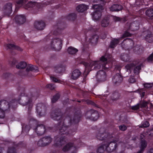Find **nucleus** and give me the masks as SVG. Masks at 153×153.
<instances>
[{
    "mask_svg": "<svg viewBox=\"0 0 153 153\" xmlns=\"http://www.w3.org/2000/svg\"><path fill=\"white\" fill-rule=\"evenodd\" d=\"M59 98V96H53V97L51 99L52 103H55Z\"/></svg>",
    "mask_w": 153,
    "mask_h": 153,
    "instance_id": "obj_57",
    "label": "nucleus"
},
{
    "mask_svg": "<svg viewBox=\"0 0 153 153\" xmlns=\"http://www.w3.org/2000/svg\"><path fill=\"white\" fill-rule=\"evenodd\" d=\"M35 130L37 134L39 136L43 134L45 131V127L42 124L38 125Z\"/></svg>",
    "mask_w": 153,
    "mask_h": 153,
    "instance_id": "obj_18",
    "label": "nucleus"
},
{
    "mask_svg": "<svg viewBox=\"0 0 153 153\" xmlns=\"http://www.w3.org/2000/svg\"><path fill=\"white\" fill-rule=\"evenodd\" d=\"M54 71L57 73H61L63 71L64 67L62 64H60L55 67Z\"/></svg>",
    "mask_w": 153,
    "mask_h": 153,
    "instance_id": "obj_35",
    "label": "nucleus"
},
{
    "mask_svg": "<svg viewBox=\"0 0 153 153\" xmlns=\"http://www.w3.org/2000/svg\"><path fill=\"white\" fill-rule=\"evenodd\" d=\"M36 110L37 112L40 116H43L45 115L46 108L43 104H38L37 105Z\"/></svg>",
    "mask_w": 153,
    "mask_h": 153,
    "instance_id": "obj_12",
    "label": "nucleus"
},
{
    "mask_svg": "<svg viewBox=\"0 0 153 153\" xmlns=\"http://www.w3.org/2000/svg\"><path fill=\"white\" fill-rule=\"evenodd\" d=\"M145 38L146 40L149 42H151L152 41V39L153 40V36L151 34L147 35L146 36Z\"/></svg>",
    "mask_w": 153,
    "mask_h": 153,
    "instance_id": "obj_46",
    "label": "nucleus"
},
{
    "mask_svg": "<svg viewBox=\"0 0 153 153\" xmlns=\"http://www.w3.org/2000/svg\"><path fill=\"white\" fill-rule=\"evenodd\" d=\"M120 40V38H114L113 39H112L109 46V48H114L119 43V41Z\"/></svg>",
    "mask_w": 153,
    "mask_h": 153,
    "instance_id": "obj_29",
    "label": "nucleus"
},
{
    "mask_svg": "<svg viewBox=\"0 0 153 153\" xmlns=\"http://www.w3.org/2000/svg\"><path fill=\"white\" fill-rule=\"evenodd\" d=\"M62 40L60 38H54L52 39L51 45L49 46L48 45V47H45V49L46 51L51 49L59 51L62 49Z\"/></svg>",
    "mask_w": 153,
    "mask_h": 153,
    "instance_id": "obj_3",
    "label": "nucleus"
},
{
    "mask_svg": "<svg viewBox=\"0 0 153 153\" xmlns=\"http://www.w3.org/2000/svg\"><path fill=\"white\" fill-rule=\"evenodd\" d=\"M113 137L112 136L110 135L106 131L104 128H100L96 135V138L97 139L102 141L104 140L106 142H107V141H108Z\"/></svg>",
    "mask_w": 153,
    "mask_h": 153,
    "instance_id": "obj_5",
    "label": "nucleus"
},
{
    "mask_svg": "<svg viewBox=\"0 0 153 153\" xmlns=\"http://www.w3.org/2000/svg\"><path fill=\"white\" fill-rule=\"evenodd\" d=\"M12 5L11 3H9L6 4L4 7V15L10 16L11 13Z\"/></svg>",
    "mask_w": 153,
    "mask_h": 153,
    "instance_id": "obj_17",
    "label": "nucleus"
},
{
    "mask_svg": "<svg viewBox=\"0 0 153 153\" xmlns=\"http://www.w3.org/2000/svg\"><path fill=\"white\" fill-rule=\"evenodd\" d=\"M6 46L8 49H10L16 50L20 51H22L23 50L19 46L11 43L7 44Z\"/></svg>",
    "mask_w": 153,
    "mask_h": 153,
    "instance_id": "obj_27",
    "label": "nucleus"
},
{
    "mask_svg": "<svg viewBox=\"0 0 153 153\" xmlns=\"http://www.w3.org/2000/svg\"><path fill=\"white\" fill-rule=\"evenodd\" d=\"M109 23V20L108 18H104L101 22L102 26L103 27L108 26Z\"/></svg>",
    "mask_w": 153,
    "mask_h": 153,
    "instance_id": "obj_39",
    "label": "nucleus"
},
{
    "mask_svg": "<svg viewBox=\"0 0 153 153\" xmlns=\"http://www.w3.org/2000/svg\"><path fill=\"white\" fill-rule=\"evenodd\" d=\"M143 85L145 88H149L153 87V84L152 83H146L144 84Z\"/></svg>",
    "mask_w": 153,
    "mask_h": 153,
    "instance_id": "obj_54",
    "label": "nucleus"
},
{
    "mask_svg": "<svg viewBox=\"0 0 153 153\" xmlns=\"http://www.w3.org/2000/svg\"><path fill=\"white\" fill-rule=\"evenodd\" d=\"M75 113L73 116L71 117L70 119V125L72 124H75L78 123L81 114L80 111Z\"/></svg>",
    "mask_w": 153,
    "mask_h": 153,
    "instance_id": "obj_15",
    "label": "nucleus"
},
{
    "mask_svg": "<svg viewBox=\"0 0 153 153\" xmlns=\"http://www.w3.org/2000/svg\"><path fill=\"white\" fill-rule=\"evenodd\" d=\"M55 85L54 84L50 83L47 84L46 86V87L51 90H53L55 89Z\"/></svg>",
    "mask_w": 153,
    "mask_h": 153,
    "instance_id": "obj_49",
    "label": "nucleus"
},
{
    "mask_svg": "<svg viewBox=\"0 0 153 153\" xmlns=\"http://www.w3.org/2000/svg\"><path fill=\"white\" fill-rule=\"evenodd\" d=\"M57 2V0H48V1L45 3L46 5L52 4L53 3H55Z\"/></svg>",
    "mask_w": 153,
    "mask_h": 153,
    "instance_id": "obj_59",
    "label": "nucleus"
},
{
    "mask_svg": "<svg viewBox=\"0 0 153 153\" xmlns=\"http://www.w3.org/2000/svg\"><path fill=\"white\" fill-rule=\"evenodd\" d=\"M57 128L59 130V133L61 135L62 134L68 135V134L67 128L68 126L65 125L63 120L60 121L57 124Z\"/></svg>",
    "mask_w": 153,
    "mask_h": 153,
    "instance_id": "obj_8",
    "label": "nucleus"
},
{
    "mask_svg": "<svg viewBox=\"0 0 153 153\" xmlns=\"http://www.w3.org/2000/svg\"><path fill=\"white\" fill-rule=\"evenodd\" d=\"M27 66V63L24 61H22L16 65V68L18 69H24Z\"/></svg>",
    "mask_w": 153,
    "mask_h": 153,
    "instance_id": "obj_37",
    "label": "nucleus"
},
{
    "mask_svg": "<svg viewBox=\"0 0 153 153\" xmlns=\"http://www.w3.org/2000/svg\"><path fill=\"white\" fill-rule=\"evenodd\" d=\"M71 149L73 150V151L71 152V153H76V148L73 146V143H70L67 144L62 149L63 151L65 152H67Z\"/></svg>",
    "mask_w": 153,
    "mask_h": 153,
    "instance_id": "obj_21",
    "label": "nucleus"
},
{
    "mask_svg": "<svg viewBox=\"0 0 153 153\" xmlns=\"http://www.w3.org/2000/svg\"><path fill=\"white\" fill-rule=\"evenodd\" d=\"M140 142V148L144 150V149L146 147L147 143L145 140H142Z\"/></svg>",
    "mask_w": 153,
    "mask_h": 153,
    "instance_id": "obj_44",
    "label": "nucleus"
},
{
    "mask_svg": "<svg viewBox=\"0 0 153 153\" xmlns=\"http://www.w3.org/2000/svg\"><path fill=\"white\" fill-rule=\"evenodd\" d=\"M57 139L56 144L58 146H62L65 143V139L64 136L61 137L60 138H57Z\"/></svg>",
    "mask_w": 153,
    "mask_h": 153,
    "instance_id": "obj_32",
    "label": "nucleus"
},
{
    "mask_svg": "<svg viewBox=\"0 0 153 153\" xmlns=\"http://www.w3.org/2000/svg\"><path fill=\"white\" fill-rule=\"evenodd\" d=\"M77 15L74 13L69 14L66 16L60 19L57 23L56 25L54 26L55 29L53 32V34L55 35H58L60 34L63 31V30L66 27V22L64 21V19L73 21L76 19Z\"/></svg>",
    "mask_w": 153,
    "mask_h": 153,
    "instance_id": "obj_2",
    "label": "nucleus"
},
{
    "mask_svg": "<svg viewBox=\"0 0 153 153\" xmlns=\"http://www.w3.org/2000/svg\"><path fill=\"white\" fill-rule=\"evenodd\" d=\"M17 62V60L15 59H13L12 61H10L9 62V64L12 67L14 66Z\"/></svg>",
    "mask_w": 153,
    "mask_h": 153,
    "instance_id": "obj_50",
    "label": "nucleus"
},
{
    "mask_svg": "<svg viewBox=\"0 0 153 153\" xmlns=\"http://www.w3.org/2000/svg\"><path fill=\"white\" fill-rule=\"evenodd\" d=\"M35 69L33 65H30L28 66L26 69L25 72H23L21 71H20L19 74L22 76H25L26 74H27L28 72L30 71H32L34 70L36 71L38 70L37 68H36Z\"/></svg>",
    "mask_w": 153,
    "mask_h": 153,
    "instance_id": "obj_23",
    "label": "nucleus"
},
{
    "mask_svg": "<svg viewBox=\"0 0 153 153\" xmlns=\"http://www.w3.org/2000/svg\"><path fill=\"white\" fill-rule=\"evenodd\" d=\"M128 92L125 91L118 90L113 91L112 92L113 96H120L121 94L127 95Z\"/></svg>",
    "mask_w": 153,
    "mask_h": 153,
    "instance_id": "obj_33",
    "label": "nucleus"
},
{
    "mask_svg": "<svg viewBox=\"0 0 153 153\" xmlns=\"http://www.w3.org/2000/svg\"><path fill=\"white\" fill-rule=\"evenodd\" d=\"M4 144L8 145L12 144L13 146L8 147L7 150V153H16V149L15 148L17 147L20 144H16L14 142H11L8 140H5L4 141Z\"/></svg>",
    "mask_w": 153,
    "mask_h": 153,
    "instance_id": "obj_11",
    "label": "nucleus"
},
{
    "mask_svg": "<svg viewBox=\"0 0 153 153\" xmlns=\"http://www.w3.org/2000/svg\"><path fill=\"white\" fill-rule=\"evenodd\" d=\"M81 74L80 71L78 69H76L72 72L71 75V78L73 80H76L78 79Z\"/></svg>",
    "mask_w": 153,
    "mask_h": 153,
    "instance_id": "obj_25",
    "label": "nucleus"
},
{
    "mask_svg": "<svg viewBox=\"0 0 153 153\" xmlns=\"http://www.w3.org/2000/svg\"><path fill=\"white\" fill-rule=\"evenodd\" d=\"M113 19L115 22H121L123 21L124 22H125L126 21V20L125 18H122L116 16H114Z\"/></svg>",
    "mask_w": 153,
    "mask_h": 153,
    "instance_id": "obj_43",
    "label": "nucleus"
},
{
    "mask_svg": "<svg viewBox=\"0 0 153 153\" xmlns=\"http://www.w3.org/2000/svg\"><path fill=\"white\" fill-rule=\"evenodd\" d=\"M129 30L128 29L126 30L124 33L123 34L122 36L120 38H119L120 39L122 40L125 37H127L131 36L132 35V34L128 32V31Z\"/></svg>",
    "mask_w": 153,
    "mask_h": 153,
    "instance_id": "obj_40",
    "label": "nucleus"
},
{
    "mask_svg": "<svg viewBox=\"0 0 153 153\" xmlns=\"http://www.w3.org/2000/svg\"><path fill=\"white\" fill-rule=\"evenodd\" d=\"M93 9H95V10H99L101 11L103 9V6L100 4H94L92 7Z\"/></svg>",
    "mask_w": 153,
    "mask_h": 153,
    "instance_id": "obj_38",
    "label": "nucleus"
},
{
    "mask_svg": "<svg viewBox=\"0 0 153 153\" xmlns=\"http://www.w3.org/2000/svg\"><path fill=\"white\" fill-rule=\"evenodd\" d=\"M139 22L138 21H135L130 24L128 29L133 31L137 30L139 28Z\"/></svg>",
    "mask_w": 153,
    "mask_h": 153,
    "instance_id": "obj_19",
    "label": "nucleus"
},
{
    "mask_svg": "<svg viewBox=\"0 0 153 153\" xmlns=\"http://www.w3.org/2000/svg\"><path fill=\"white\" fill-rule=\"evenodd\" d=\"M37 144L38 146H45V144L44 143L43 140L42 138L40 139L38 142Z\"/></svg>",
    "mask_w": 153,
    "mask_h": 153,
    "instance_id": "obj_56",
    "label": "nucleus"
},
{
    "mask_svg": "<svg viewBox=\"0 0 153 153\" xmlns=\"http://www.w3.org/2000/svg\"><path fill=\"white\" fill-rule=\"evenodd\" d=\"M136 92L138 93L140 96H145V92L143 91V90L141 89L136 91Z\"/></svg>",
    "mask_w": 153,
    "mask_h": 153,
    "instance_id": "obj_60",
    "label": "nucleus"
},
{
    "mask_svg": "<svg viewBox=\"0 0 153 153\" xmlns=\"http://www.w3.org/2000/svg\"><path fill=\"white\" fill-rule=\"evenodd\" d=\"M45 26V23L42 20L36 21L34 23V27L38 30H43Z\"/></svg>",
    "mask_w": 153,
    "mask_h": 153,
    "instance_id": "obj_20",
    "label": "nucleus"
},
{
    "mask_svg": "<svg viewBox=\"0 0 153 153\" xmlns=\"http://www.w3.org/2000/svg\"><path fill=\"white\" fill-rule=\"evenodd\" d=\"M110 140L106 142V143L104 144L106 150L108 152H111L115 150L117 147V143L114 142H109Z\"/></svg>",
    "mask_w": 153,
    "mask_h": 153,
    "instance_id": "obj_9",
    "label": "nucleus"
},
{
    "mask_svg": "<svg viewBox=\"0 0 153 153\" xmlns=\"http://www.w3.org/2000/svg\"><path fill=\"white\" fill-rule=\"evenodd\" d=\"M102 16L101 11L98 10H95L92 15V19L96 21L99 19Z\"/></svg>",
    "mask_w": 153,
    "mask_h": 153,
    "instance_id": "obj_26",
    "label": "nucleus"
},
{
    "mask_svg": "<svg viewBox=\"0 0 153 153\" xmlns=\"http://www.w3.org/2000/svg\"><path fill=\"white\" fill-rule=\"evenodd\" d=\"M10 104L6 100H2L0 101V109L8 111L10 110Z\"/></svg>",
    "mask_w": 153,
    "mask_h": 153,
    "instance_id": "obj_14",
    "label": "nucleus"
},
{
    "mask_svg": "<svg viewBox=\"0 0 153 153\" xmlns=\"http://www.w3.org/2000/svg\"><path fill=\"white\" fill-rule=\"evenodd\" d=\"M149 123L148 121H146L144 123L141 125L140 126V128H146L149 126Z\"/></svg>",
    "mask_w": 153,
    "mask_h": 153,
    "instance_id": "obj_52",
    "label": "nucleus"
},
{
    "mask_svg": "<svg viewBox=\"0 0 153 153\" xmlns=\"http://www.w3.org/2000/svg\"><path fill=\"white\" fill-rule=\"evenodd\" d=\"M52 82L55 83H62V81L59 79H58L55 77L53 76H50Z\"/></svg>",
    "mask_w": 153,
    "mask_h": 153,
    "instance_id": "obj_48",
    "label": "nucleus"
},
{
    "mask_svg": "<svg viewBox=\"0 0 153 153\" xmlns=\"http://www.w3.org/2000/svg\"><path fill=\"white\" fill-rule=\"evenodd\" d=\"M146 15L149 17H153V8H149L146 11Z\"/></svg>",
    "mask_w": 153,
    "mask_h": 153,
    "instance_id": "obj_41",
    "label": "nucleus"
},
{
    "mask_svg": "<svg viewBox=\"0 0 153 153\" xmlns=\"http://www.w3.org/2000/svg\"><path fill=\"white\" fill-rule=\"evenodd\" d=\"M104 144L100 146L98 148L97 150L98 153H103L104 152Z\"/></svg>",
    "mask_w": 153,
    "mask_h": 153,
    "instance_id": "obj_47",
    "label": "nucleus"
},
{
    "mask_svg": "<svg viewBox=\"0 0 153 153\" xmlns=\"http://www.w3.org/2000/svg\"><path fill=\"white\" fill-rule=\"evenodd\" d=\"M25 8L31 11L32 12H36L39 11V7L36 5V3L30 1L25 6Z\"/></svg>",
    "mask_w": 153,
    "mask_h": 153,
    "instance_id": "obj_10",
    "label": "nucleus"
},
{
    "mask_svg": "<svg viewBox=\"0 0 153 153\" xmlns=\"http://www.w3.org/2000/svg\"><path fill=\"white\" fill-rule=\"evenodd\" d=\"M119 128L120 130L122 131H124L127 129V127L124 125H122L120 126H119Z\"/></svg>",
    "mask_w": 153,
    "mask_h": 153,
    "instance_id": "obj_61",
    "label": "nucleus"
},
{
    "mask_svg": "<svg viewBox=\"0 0 153 153\" xmlns=\"http://www.w3.org/2000/svg\"><path fill=\"white\" fill-rule=\"evenodd\" d=\"M6 111L2 109H0V118H3L5 116V112Z\"/></svg>",
    "mask_w": 153,
    "mask_h": 153,
    "instance_id": "obj_53",
    "label": "nucleus"
},
{
    "mask_svg": "<svg viewBox=\"0 0 153 153\" xmlns=\"http://www.w3.org/2000/svg\"><path fill=\"white\" fill-rule=\"evenodd\" d=\"M78 51V50L77 49L71 46L69 47L68 49V52L70 54H75Z\"/></svg>",
    "mask_w": 153,
    "mask_h": 153,
    "instance_id": "obj_36",
    "label": "nucleus"
},
{
    "mask_svg": "<svg viewBox=\"0 0 153 153\" xmlns=\"http://www.w3.org/2000/svg\"><path fill=\"white\" fill-rule=\"evenodd\" d=\"M120 58L121 59L125 62H129L130 61V58L129 54L125 53H123L121 54Z\"/></svg>",
    "mask_w": 153,
    "mask_h": 153,
    "instance_id": "obj_31",
    "label": "nucleus"
},
{
    "mask_svg": "<svg viewBox=\"0 0 153 153\" xmlns=\"http://www.w3.org/2000/svg\"><path fill=\"white\" fill-rule=\"evenodd\" d=\"M42 139L45 146L49 145L52 141V139L49 136L45 137Z\"/></svg>",
    "mask_w": 153,
    "mask_h": 153,
    "instance_id": "obj_34",
    "label": "nucleus"
},
{
    "mask_svg": "<svg viewBox=\"0 0 153 153\" xmlns=\"http://www.w3.org/2000/svg\"><path fill=\"white\" fill-rule=\"evenodd\" d=\"M88 9L87 6L84 4H79L76 7L78 12L82 13Z\"/></svg>",
    "mask_w": 153,
    "mask_h": 153,
    "instance_id": "obj_30",
    "label": "nucleus"
},
{
    "mask_svg": "<svg viewBox=\"0 0 153 153\" xmlns=\"http://www.w3.org/2000/svg\"><path fill=\"white\" fill-rule=\"evenodd\" d=\"M148 103V102L146 101H140L138 104L140 106V107L141 108H148L147 105Z\"/></svg>",
    "mask_w": 153,
    "mask_h": 153,
    "instance_id": "obj_42",
    "label": "nucleus"
},
{
    "mask_svg": "<svg viewBox=\"0 0 153 153\" xmlns=\"http://www.w3.org/2000/svg\"><path fill=\"white\" fill-rule=\"evenodd\" d=\"M110 56L105 54L102 56L98 61H91L89 63L87 62L84 59L80 62V63L84 65L85 67V71L87 74L92 70H96L102 68V70H99L97 73L96 78L97 81L103 82L106 80V74L105 71H108L109 66L107 64V61L109 59Z\"/></svg>",
    "mask_w": 153,
    "mask_h": 153,
    "instance_id": "obj_1",
    "label": "nucleus"
},
{
    "mask_svg": "<svg viewBox=\"0 0 153 153\" xmlns=\"http://www.w3.org/2000/svg\"><path fill=\"white\" fill-rule=\"evenodd\" d=\"M13 76V74L8 73H4L2 75L3 77L6 79H10L11 78H12Z\"/></svg>",
    "mask_w": 153,
    "mask_h": 153,
    "instance_id": "obj_45",
    "label": "nucleus"
},
{
    "mask_svg": "<svg viewBox=\"0 0 153 153\" xmlns=\"http://www.w3.org/2000/svg\"><path fill=\"white\" fill-rule=\"evenodd\" d=\"M99 38V36L97 34H94L92 36L91 38L89 39V43L88 46H89L90 45L92 46L96 45L97 44Z\"/></svg>",
    "mask_w": 153,
    "mask_h": 153,
    "instance_id": "obj_24",
    "label": "nucleus"
},
{
    "mask_svg": "<svg viewBox=\"0 0 153 153\" xmlns=\"http://www.w3.org/2000/svg\"><path fill=\"white\" fill-rule=\"evenodd\" d=\"M139 60H135L132 61L131 63L128 64L126 65L125 67L127 70V71L131 72V71L134 69V74H139L140 71L141 69L142 64L136 66L139 63Z\"/></svg>",
    "mask_w": 153,
    "mask_h": 153,
    "instance_id": "obj_4",
    "label": "nucleus"
},
{
    "mask_svg": "<svg viewBox=\"0 0 153 153\" xmlns=\"http://www.w3.org/2000/svg\"><path fill=\"white\" fill-rule=\"evenodd\" d=\"M86 103L88 104H91L95 107H97V105L93 102L89 100H85Z\"/></svg>",
    "mask_w": 153,
    "mask_h": 153,
    "instance_id": "obj_55",
    "label": "nucleus"
},
{
    "mask_svg": "<svg viewBox=\"0 0 153 153\" xmlns=\"http://www.w3.org/2000/svg\"><path fill=\"white\" fill-rule=\"evenodd\" d=\"M51 117L55 120L59 121L62 120V113L59 108H56L52 111L51 114Z\"/></svg>",
    "mask_w": 153,
    "mask_h": 153,
    "instance_id": "obj_7",
    "label": "nucleus"
},
{
    "mask_svg": "<svg viewBox=\"0 0 153 153\" xmlns=\"http://www.w3.org/2000/svg\"><path fill=\"white\" fill-rule=\"evenodd\" d=\"M85 116L87 119L96 121L98 118L99 114L97 111L91 109L86 112Z\"/></svg>",
    "mask_w": 153,
    "mask_h": 153,
    "instance_id": "obj_6",
    "label": "nucleus"
},
{
    "mask_svg": "<svg viewBox=\"0 0 153 153\" xmlns=\"http://www.w3.org/2000/svg\"><path fill=\"white\" fill-rule=\"evenodd\" d=\"M25 2H26L25 0H19L16 2V3L18 4L22 5L25 4Z\"/></svg>",
    "mask_w": 153,
    "mask_h": 153,
    "instance_id": "obj_63",
    "label": "nucleus"
},
{
    "mask_svg": "<svg viewBox=\"0 0 153 153\" xmlns=\"http://www.w3.org/2000/svg\"><path fill=\"white\" fill-rule=\"evenodd\" d=\"M123 80V77L119 73H117L112 77V82L115 85H119Z\"/></svg>",
    "mask_w": 153,
    "mask_h": 153,
    "instance_id": "obj_13",
    "label": "nucleus"
},
{
    "mask_svg": "<svg viewBox=\"0 0 153 153\" xmlns=\"http://www.w3.org/2000/svg\"><path fill=\"white\" fill-rule=\"evenodd\" d=\"M123 7L121 5L117 4H113L110 8L112 11H119L123 9Z\"/></svg>",
    "mask_w": 153,
    "mask_h": 153,
    "instance_id": "obj_28",
    "label": "nucleus"
},
{
    "mask_svg": "<svg viewBox=\"0 0 153 153\" xmlns=\"http://www.w3.org/2000/svg\"><path fill=\"white\" fill-rule=\"evenodd\" d=\"M147 133L151 137H153V129H149L147 131Z\"/></svg>",
    "mask_w": 153,
    "mask_h": 153,
    "instance_id": "obj_62",
    "label": "nucleus"
},
{
    "mask_svg": "<svg viewBox=\"0 0 153 153\" xmlns=\"http://www.w3.org/2000/svg\"><path fill=\"white\" fill-rule=\"evenodd\" d=\"M32 99L31 97H29L28 96H25L23 100V102L22 104L23 105H26L29 104V109L30 110L32 107L33 105L32 104Z\"/></svg>",
    "mask_w": 153,
    "mask_h": 153,
    "instance_id": "obj_22",
    "label": "nucleus"
},
{
    "mask_svg": "<svg viewBox=\"0 0 153 153\" xmlns=\"http://www.w3.org/2000/svg\"><path fill=\"white\" fill-rule=\"evenodd\" d=\"M140 108V106L139 104H137V105L135 106H132L131 107V108L132 110H136Z\"/></svg>",
    "mask_w": 153,
    "mask_h": 153,
    "instance_id": "obj_64",
    "label": "nucleus"
},
{
    "mask_svg": "<svg viewBox=\"0 0 153 153\" xmlns=\"http://www.w3.org/2000/svg\"><path fill=\"white\" fill-rule=\"evenodd\" d=\"M147 61L149 62H151L153 61V52L147 58Z\"/></svg>",
    "mask_w": 153,
    "mask_h": 153,
    "instance_id": "obj_51",
    "label": "nucleus"
},
{
    "mask_svg": "<svg viewBox=\"0 0 153 153\" xmlns=\"http://www.w3.org/2000/svg\"><path fill=\"white\" fill-rule=\"evenodd\" d=\"M125 41H126L127 42H129L131 45L133 46L134 45V42L133 40L130 38L126 39H124L123 42Z\"/></svg>",
    "mask_w": 153,
    "mask_h": 153,
    "instance_id": "obj_58",
    "label": "nucleus"
},
{
    "mask_svg": "<svg viewBox=\"0 0 153 153\" xmlns=\"http://www.w3.org/2000/svg\"><path fill=\"white\" fill-rule=\"evenodd\" d=\"M15 21L18 25L24 24L26 21V17L24 15H16L15 18Z\"/></svg>",
    "mask_w": 153,
    "mask_h": 153,
    "instance_id": "obj_16",
    "label": "nucleus"
}]
</instances>
